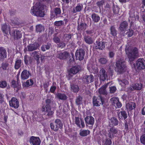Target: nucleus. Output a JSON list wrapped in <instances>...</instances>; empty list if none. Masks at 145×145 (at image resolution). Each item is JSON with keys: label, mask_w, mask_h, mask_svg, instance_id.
Listing matches in <instances>:
<instances>
[{"label": "nucleus", "mask_w": 145, "mask_h": 145, "mask_svg": "<svg viewBox=\"0 0 145 145\" xmlns=\"http://www.w3.org/2000/svg\"><path fill=\"white\" fill-rule=\"evenodd\" d=\"M91 18L93 21L94 23L98 22L100 20L99 16L95 13H93L91 16Z\"/></svg>", "instance_id": "473e14b6"}, {"label": "nucleus", "mask_w": 145, "mask_h": 145, "mask_svg": "<svg viewBox=\"0 0 145 145\" xmlns=\"http://www.w3.org/2000/svg\"><path fill=\"white\" fill-rule=\"evenodd\" d=\"M108 135L110 139L116 136L115 135L118 133V130L116 128L114 127H112L110 128L109 130L108 131Z\"/></svg>", "instance_id": "4468645a"}, {"label": "nucleus", "mask_w": 145, "mask_h": 145, "mask_svg": "<svg viewBox=\"0 0 145 145\" xmlns=\"http://www.w3.org/2000/svg\"><path fill=\"white\" fill-rule=\"evenodd\" d=\"M75 123L79 127H80V119L79 117H75Z\"/></svg>", "instance_id": "5fc2aeb1"}, {"label": "nucleus", "mask_w": 145, "mask_h": 145, "mask_svg": "<svg viewBox=\"0 0 145 145\" xmlns=\"http://www.w3.org/2000/svg\"><path fill=\"white\" fill-rule=\"evenodd\" d=\"M38 45L36 43L30 44L27 46L28 51L31 52L37 50L38 48Z\"/></svg>", "instance_id": "cd10ccee"}, {"label": "nucleus", "mask_w": 145, "mask_h": 145, "mask_svg": "<svg viewBox=\"0 0 145 145\" xmlns=\"http://www.w3.org/2000/svg\"><path fill=\"white\" fill-rule=\"evenodd\" d=\"M120 8L118 6H115L113 7V12L114 14H117L119 12Z\"/></svg>", "instance_id": "09e8293b"}, {"label": "nucleus", "mask_w": 145, "mask_h": 145, "mask_svg": "<svg viewBox=\"0 0 145 145\" xmlns=\"http://www.w3.org/2000/svg\"><path fill=\"white\" fill-rule=\"evenodd\" d=\"M7 54L6 51L4 48L2 47H0V61L6 58L7 56Z\"/></svg>", "instance_id": "b1692460"}, {"label": "nucleus", "mask_w": 145, "mask_h": 145, "mask_svg": "<svg viewBox=\"0 0 145 145\" xmlns=\"http://www.w3.org/2000/svg\"><path fill=\"white\" fill-rule=\"evenodd\" d=\"M69 53L66 51L63 52H61L58 55V57L60 59H65L67 58L69 56Z\"/></svg>", "instance_id": "393cba45"}, {"label": "nucleus", "mask_w": 145, "mask_h": 145, "mask_svg": "<svg viewBox=\"0 0 145 145\" xmlns=\"http://www.w3.org/2000/svg\"><path fill=\"white\" fill-rule=\"evenodd\" d=\"M82 97L80 95L77 97L75 100L76 103L78 106H80L82 104Z\"/></svg>", "instance_id": "a19ab883"}, {"label": "nucleus", "mask_w": 145, "mask_h": 145, "mask_svg": "<svg viewBox=\"0 0 145 145\" xmlns=\"http://www.w3.org/2000/svg\"><path fill=\"white\" fill-rule=\"evenodd\" d=\"M44 30V27L41 24H39L37 25L36 26V30L37 32L40 33Z\"/></svg>", "instance_id": "79ce46f5"}, {"label": "nucleus", "mask_w": 145, "mask_h": 145, "mask_svg": "<svg viewBox=\"0 0 145 145\" xmlns=\"http://www.w3.org/2000/svg\"><path fill=\"white\" fill-rule=\"evenodd\" d=\"M64 24V22L62 20L56 21L54 22V25L57 26H61L63 25Z\"/></svg>", "instance_id": "603ef678"}, {"label": "nucleus", "mask_w": 145, "mask_h": 145, "mask_svg": "<svg viewBox=\"0 0 145 145\" xmlns=\"http://www.w3.org/2000/svg\"><path fill=\"white\" fill-rule=\"evenodd\" d=\"M10 35L14 39H18L22 38V34L21 32L18 30H13Z\"/></svg>", "instance_id": "ddd939ff"}, {"label": "nucleus", "mask_w": 145, "mask_h": 145, "mask_svg": "<svg viewBox=\"0 0 145 145\" xmlns=\"http://www.w3.org/2000/svg\"><path fill=\"white\" fill-rule=\"evenodd\" d=\"M50 127L53 130L55 131H57L58 130V128L57 127H55V125L52 123H51L50 124Z\"/></svg>", "instance_id": "864d4df0"}, {"label": "nucleus", "mask_w": 145, "mask_h": 145, "mask_svg": "<svg viewBox=\"0 0 145 145\" xmlns=\"http://www.w3.org/2000/svg\"><path fill=\"white\" fill-rule=\"evenodd\" d=\"M73 35L71 34H66L65 35V39L68 41L71 39Z\"/></svg>", "instance_id": "6e6d98bb"}, {"label": "nucleus", "mask_w": 145, "mask_h": 145, "mask_svg": "<svg viewBox=\"0 0 145 145\" xmlns=\"http://www.w3.org/2000/svg\"><path fill=\"white\" fill-rule=\"evenodd\" d=\"M107 87V84H106L103 86L99 89V92L100 94H106L107 92L106 89Z\"/></svg>", "instance_id": "2f4dec72"}, {"label": "nucleus", "mask_w": 145, "mask_h": 145, "mask_svg": "<svg viewBox=\"0 0 145 145\" xmlns=\"http://www.w3.org/2000/svg\"><path fill=\"white\" fill-rule=\"evenodd\" d=\"M10 84L11 87L16 92H18L22 88L21 83L16 81L14 79H13L11 80Z\"/></svg>", "instance_id": "9d476101"}, {"label": "nucleus", "mask_w": 145, "mask_h": 145, "mask_svg": "<svg viewBox=\"0 0 145 145\" xmlns=\"http://www.w3.org/2000/svg\"><path fill=\"white\" fill-rule=\"evenodd\" d=\"M56 89V86H52L51 87L50 90V91L51 93H54Z\"/></svg>", "instance_id": "680f3d73"}, {"label": "nucleus", "mask_w": 145, "mask_h": 145, "mask_svg": "<svg viewBox=\"0 0 145 145\" xmlns=\"http://www.w3.org/2000/svg\"><path fill=\"white\" fill-rule=\"evenodd\" d=\"M29 141L30 144L32 145H40L41 143V140L39 137L34 136L30 137Z\"/></svg>", "instance_id": "9b49d317"}, {"label": "nucleus", "mask_w": 145, "mask_h": 145, "mask_svg": "<svg viewBox=\"0 0 145 145\" xmlns=\"http://www.w3.org/2000/svg\"><path fill=\"white\" fill-rule=\"evenodd\" d=\"M49 83L45 82L43 84V88L46 92H47L48 91V88L49 86Z\"/></svg>", "instance_id": "13d9d810"}, {"label": "nucleus", "mask_w": 145, "mask_h": 145, "mask_svg": "<svg viewBox=\"0 0 145 145\" xmlns=\"http://www.w3.org/2000/svg\"><path fill=\"white\" fill-rule=\"evenodd\" d=\"M9 105L10 106L16 109L19 106V102L16 98L13 97L9 101Z\"/></svg>", "instance_id": "f8f14e48"}, {"label": "nucleus", "mask_w": 145, "mask_h": 145, "mask_svg": "<svg viewBox=\"0 0 145 145\" xmlns=\"http://www.w3.org/2000/svg\"><path fill=\"white\" fill-rule=\"evenodd\" d=\"M128 23L126 21H124L120 24V29L122 31H124L127 28Z\"/></svg>", "instance_id": "c756f323"}, {"label": "nucleus", "mask_w": 145, "mask_h": 145, "mask_svg": "<svg viewBox=\"0 0 145 145\" xmlns=\"http://www.w3.org/2000/svg\"><path fill=\"white\" fill-rule=\"evenodd\" d=\"M85 52L82 49L80 48L77 49L75 53L76 59L79 60L80 61L82 60L84 58Z\"/></svg>", "instance_id": "0eeeda50"}, {"label": "nucleus", "mask_w": 145, "mask_h": 145, "mask_svg": "<svg viewBox=\"0 0 145 145\" xmlns=\"http://www.w3.org/2000/svg\"><path fill=\"white\" fill-rule=\"evenodd\" d=\"M141 143L143 144H145V134L142 135L140 138Z\"/></svg>", "instance_id": "3c124183"}, {"label": "nucleus", "mask_w": 145, "mask_h": 145, "mask_svg": "<svg viewBox=\"0 0 145 145\" xmlns=\"http://www.w3.org/2000/svg\"><path fill=\"white\" fill-rule=\"evenodd\" d=\"M108 61L107 59L105 57H101L98 60L99 63L102 65L106 64Z\"/></svg>", "instance_id": "c03bdc74"}, {"label": "nucleus", "mask_w": 145, "mask_h": 145, "mask_svg": "<svg viewBox=\"0 0 145 145\" xmlns=\"http://www.w3.org/2000/svg\"><path fill=\"white\" fill-rule=\"evenodd\" d=\"M131 87L134 90H140L142 89L143 85L140 83H136L132 84Z\"/></svg>", "instance_id": "c85d7f7f"}, {"label": "nucleus", "mask_w": 145, "mask_h": 145, "mask_svg": "<svg viewBox=\"0 0 145 145\" xmlns=\"http://www.w3.org/2000/svg\"><path fill=\"white\" fill-rule=\"evenodd\" d=\"M93 106H99L104 103V98L101 95L98 96H93Z\"/></svg>", "instance_id": "20e7f679"}, {"label": "nucleus", "mask_w": 145, "mask_h": 145, "mask_svg": "<svg viewBox=\"0 0 145 145\" xmlns=\"http://www.w3.org/2000/svg\"><path fill=\"white\" fill-rule=\"evenodd\" d=\"M1 29L5 36L8 35V33L10 34V27L6 24L2 25Z\"/></svg>", "instance_id": "2eb2a0df"}, {"label": "nucleus", "mask_w": 145, "mask_h": 145, "mask_svg": "<svg viewBox=\"0 0 145 145\" xmlns=\"http://www.w3.org/2000/svg\"><path fill=\"white\" fill-rule=\"evenodd\" d=\"M22 64L23 62L22 59L17 58L15 61L14 66V69L18 70L21 67Z\"/></svg>", "instance_id": "a878e982"}, {"label": "nucleus", "mask_w": 145, "mask_h": 145, "mask_svg": "<svg viewBox=\"0 0 145 145\" xmlns=\"http://www.w3.org/2000/svg\"><path fill=\"white\" fill-rule=\"evenodd\" d=\"M71 90L74 93H77L79 90V88L78 86L74 84L71 85Z\"/></svg>", "instance_id": "f704fd0d"}, {"label": "nucleus", "mask_w": 145, "mask_h": 145, "mask_svg": "<svg viewBox=\"0 0 145 145\" xmlns=\"http://www.w3.org/2000/svg\"><path fill=\"white\" fill-rule=\"evenodd\" d=\"M87 27V24L85 23L81 22L80 23L79 22H78L77 29L78 31L80 32L81 31H84L86 29Z\"/></svg>", "instance_id": "6ab92c4d"}, {"label": "nucleus", "mask_w": 145, "mask_h": 145, "mask_svg": "<svg viewBox=\"0 0 145 145\" xmlns=\"http://www.w3.org/2000/svg\"><path fill=\"white\" fill-rule=\"evenodd\" d=\"M84 120L86 126H88V125H91L89 126L90 129L92 128L95 121L94 118L92 116H87L85 118Z\"/></svg>", "instance_id": "6e6552de"}, {"label": "nucleus", "mask_w": 145, "mask_h": 145, "mask_svg": "<svg viewBox=\"0 0 145 145\" xmlns=\"http://www.w3.org/2000/svg\"><path fill=\"white\" fill-rule=\"evenodd\" d=\"M118 117L119 121L124 120V121L126 120L127 117V113L125 111H121L118 113Z\"/></svg>", "instance_id": "a211bd4d"}, {"label": "nucleus", "mask_w": 145, "mask_h": 145, "mask_svg": "<svg viewBox=\"0 0 145 145\" xmlns=\"http://www.w3.org/2000/svg\"><path fill=\"white\" fill-rule=\"evenodd\" d=\"M115 106H114L116 108H120L122 106V105L121 103L119 101H118V102H117L115 104Z\"/></svg>", "instance_id": "69168bd1"}, {"label": "nucleus", "mask_w": 145, "mask_h": 145, "mask_svg": "<svg viewBox=\"0 0 145 145\" xmlns=\"http://www.w3.org/2000/svg\"><path fill=\"white\" fill-rule=\"evenodd\" d=\"M110 33L113 36H116L117 35V31L114 26H111L110 28Z\"/></svg>", "instance_id": "37998d69"}, {"label": "nucleus", "mask_w": 145, "mask_h": 145, "mask_svg": "<svg viewBox=\"0 0 145 145\" xmlns=\"http://www.w3.org/2000/svg\"><path fill=\"white\" fill-rule=\"evenodd\" d=\"M58 44H57V46L59 48H62L65 46V44L62 41H60V42H58Z\"/></svg>", "instance_id": "4d7b16f0"}, {"label": "nucleus", "mask_w": 145, "mask_h": 145, "mask_svg": "<svg viewBox=\"0 0 145 145\" xmlns=\"http://www.w3.org/2000/svg\"><path fill=\"white\" fill-rule=\"evenodd\" d=\"M139 50L136 47H133L128 50V52H126L129 60L130 61H133L138 55Z\"/></svg>", "instance_id": "7ed1b4c3"}, {"label": "nucleus", "mask_w": 145, "mask_h": 145, "mask_svg": "<svg viewBox=\"0 0 145 145\" xmlns=\"http://www.w3.org/2000/svg\"><path fill=\"white\" fill-rule=\"evenodd\" d=\"M100 80L103 81L105 80L107 78V72H106V70L104 68H102L100 71Z\"/></svg>", "instance_id": "f3484780"}, {"label": "nucleus", "mask_w": 145, "mask_h": 145, "mask_svg": "<svg viewBox=\"0 0 145 145\" xmlns=\"http://www.w3.org/2000/svg\"><path fill=\"white\" fill-rule=\"evenodd\" d=\"M46 105H43L41 109V110L43 114L47 115L49 117H51L53 114L54 112L51 110L50 104L51 103V100L50 99H47L46 100Z\"/></svg>", "instance_id": "f03ea898"}, {"label": "nucleus", "mask_w": 145, "mask_h": 145, "mask_svg": "<svg viewBox=\"0 0 145 145\" xmlns=\"http://www.w3.org/2000/svg\"><path fill=\"white\" fill-rule=\"evenodd\" d=\"M34 83L33 80L32 79L28 80L24 82L22 84V87L23 88H29L31 87Z\"/></svg>", "instance_id": "5701e85b"}, {"label": "nucleus", "mask_w": 145, "mask_h": 145, "mask_svg": "<svg viewBox=\"0 0 145 145\" xmlns=\"http://www.w3.org/2000/svg\"><path fill=\"white\" fill-rule=\"evenodd\" d=\"M94 78L92 75H86L85 78V81L86 84H88L94 81Z\"/></svg>", "instance_id": "bb28decb"}, {"label": "nucleus", "mask_w": 145, "mask_h": 145, "mask_svg": "<svg viewBox=\"0 0 145 145\" xmlns=\"http://www.w3.org/2000/svg\"><path fill=\"white\" fill-rule=\"evenodd\" d=\"M104 3L105 1L104 0H101L97 2L96 4L99 7H100L101 6H103Z\"/></svg>", "instance_id": "0e129e2a"}, {"label": "nucleus", "mask_w": 145, "mask_h": 145, "mask_svg": "<svg viewBox=\"0 0 145 145\" xmlns=\"http://www.w3.org/2000/svg\"><path fill=\"white\" fill-rule=\"evenodd\" d=\"M94 44L96 49L103 50L105 48V43L103 42L96 41Z\"/></svg>", "instance_id": "412c9836"}, {"label": "nucleus", "mask_w": 145, "mask_h": 145, "mask_svg": "<svg viewBox=\"0 0 145 145\" xmlns=\"http://www.w3.org/2000/svg\"><path fill=\"white\" fill-rule=\"evenodd\" d=\"M134 31L132 29H129L127 32L125 33L127 37H131L133 34Z\"/></svg>", "instance_id": "8fccbe9b"}, {"label": "nucleus", "mask_w": 145, "mask_h": 145, "mask_svg": "<svg viewBox=\"0 0 145 145\" xmlns=\"http://www.w3.org/2000/svg\"><path fill=\"white\" fill-rule=\"evenodd\" d=\"M116 88L114 86H111L110 87V91L111 93H114L116 92Z\"/></svg>", "instance_id": "bf43d9fd"}, {"label": "nucleus", "mask_w": 145, "mask_h": 145, "mask_svg": "<svg viewBox=\"0 0 145 145\" xmlns=\"http://www.w3.org/2000/svg\"><path fill=\"white\" fill-rule=\"evenodd\" d=\"M111 123L112 125L114 126L118 125L119 121L115 117H112L111 119Z\"/></svg>", "instance_id": "4c0bfd02"}, {"label": "nucleus", "mask_w": 145, "mask_h": 145, "mask_svg": "<svg viewBox=\"0 0 145 145\" xmlns=\"http://www.w3.org/2000/svg\"><path fill=\"white\" fill-rule=\"evenodd\" d=\"M83 8V6L82 4H78L75 8L73 9L72 12L73 13H76L77 12H80L82 10Z\"/></svg>", "instance_id": "7c9ffc66"}, {"label": "nucleus", "mask_w": 145, "mask_h": 145, "mask_svg": "<svg viewBox=\"0 0 145 145\" xmlns=\"http://www.w3.org/2000/svg\"><path fill=\"white\" fill-rule=\"evenodd\" d=\"M55 122L56 123V126L58 127V129L59 128L60 129L62 128L63 124L60 120L58 119L56 120Z\"/></svg>", "instance_id": "ea45409f"}, {"label": "nucleus", "mask_w": 145, "mask_h": 145, "mask_svg": "<svg viewBox=\"0 0 145 145\" xmlns=\"http://www.w3.org/2000/svg\"><path fill=\"white\" fill-rule=\"evenodd\" d=\"M44 46L46 50H49L50 49V47L51 46V44L48 42L47 45H44Z\"/></svg>", "instance_id": "774afa93"}, {"label": "nucleus", "mask_w": 145, "mask_h": 145, "mask_svg": "<svg viewBox=\"0 0 145 145\" xmlns=\"http://www.w3.org/2000/svg\"><path fill=\"white\" fill-rule=\"evenodd\" d=\"M61 11L59 7H56L50 12L51 19H55L60 17L61 15Z\"/></svg>", "instance_id": "423d86ee"}, {"label": "nucleus", "mask_w": 145, "mask_h": 145, "mask_svg": "<svg viewBox=\"0 0 145 145\" xmlns=\"http://www.w3.org/2000/svg\"><path fill=\"white\" fill-rule=\"evenodd\" d=\"M31 76V73L29 71L24 69L21 72V78L22 80H24L28 79Z\"/></svg>", "instance_id": "dca6fc26"}, {"label": "nucleus", "mask_w": 145, "mask_h": 145, "mask_svg": "<svg viewBox=\"0 0 145 145\" xmlns=\"http://www.w3.org/2000/svg\"><path fill=\"white\" fill-rule=\"evenodd\" d=\"M136 65L138 69H145V60L143 58H139L136 61Z\"/></svg>", "instance_id": "1a4fd4ad"}, {"label": "nucleus", "mask_w": 145, "mask_h": 145, "mask_svg": "<svg viewBox=\"0 0 145 145\" xmlns=\"http://www.w3.org/2000/svg\"><path fill=\"white\" fill-rule=\"evenodd\" d=\"M57 97L59 99L63 101L66 100L68 98L67 96L65 94L60 93L57 94Z\"/></svg>", "instance_id": "c9c22d12"}, {"label": "nucleus", "mask_w": 145, "mask_h": 145, "mask_svg": "<svg viewBox=\"0 0 145 145\" xmlns=\"http://www.w3.org/2000/svg\"><path fill=\"white\" fill-rule=\"evenodd\" d=\"M7 86V83L6 81L3 80L0 82V88H5Z\"/></svg>", "instance_id": "a18cd8bd"}, {"label": "nucleus", "mask_w": 145, "mask_h": 145, "mask_svg": "<svg viewBox=\"0 0 145 145\" xmlns=\"http://www.w3.org/2000/svg\"><path fill=\"white\" fill-rule=\"evenodd\" d=\"M119 82H121V83L125 85H127L129 84V82L127 80L123 79L119 80Z\"/></svg>", "instance_id": "e2e57ef3"}, {"label": "nucleus", "mask_w": 145, "mask_h": 145, "mask_svg": "<svg viewBox=\"0 0 145 145\" xmlns=\"http://www.w3.org/2000/svg\"><path fill=\"white\" fill-rule=\"evenodd\" d=\"M119 100V99L118 97L112 98L110 99V101L112 105L114 106H115L116 103L118 102Z\"/></svg>", "instance_id": "49530a36"}, {"label": "nucleus", "mask_w": 145, "mask_h": 145, "mask_svg": "<svg viewBox=\"0 0 145 145\" xmlns=\"http://www.w3.org/2000/svg\"><path fill=\"white\" fill-rule=\"evenodd\" d=\"M136 106V104L134 102H130L128 104L126 105L127 108L130 111L132 110L133 109L135 108Z\"/></svg>", "instance_id": "e433bc0d"}, {"label": "nucleus", "mask_w": 145, "mask_h": 145, "mask_svg": "<svg viewBox=\"0 0 145 145\" xmlns=\"http://www.w3.org/2000/svg\"><path fill=\"white\" fill-rule=\"evenodd\" d=\"M90 131L89 130H81L79 134L81 136L85 137L90 133Z\"/></svg>", "instance_id": "58836bf2"}, {"label": "nucleus", "mask_w": 145, "mask_h": 145, "mask_svg": "<svg viewBox=\"0 0 145 145\" xmlns=\"http://www.w3.org/2000/svg\"><path fill=\"white\" fill-rule=\"evenodd\" d=\"M4 102V95L0 93V104H2Z\"/></svg>", "instance_id": "338daca9"}, {"label": "nucleus", "mask_w": 145, "mask_h": 145, "mask_svg": "<svg viewBox=\"0 0 145 145\" xmlns=\"http://www.w3.org/2000/svg\"><path fill=\"white\" fill-rule=\"evenodd\" d=\"M84 40L87 44H90L93 43L92 38L89 36H85L84 37Z\"/></svg>", "instance_id": "72a5a7b5"}, {"label": "nucleus", "mask_w": 145, "mask_h": 145, "mask_svg": "<svg viewBox=\"0 0 145 145\" xmlns=\"http://www.w3.org/2000/svg\"><path fill=\"white\" fill-rule=\"evenodd\" d=\"M81 67L79 65L75 66L72 67L70 69L69 72L74 74H76L81 70Z\"/></svg>", "instance_id": "4be33fe9"}, {"label": "nucleus", "mask_w": 145, "mask_h": 145, "mask_svg": "<svg viewBox=\"0 0 145 145\" xmlns=\"http://www.w3.org/2000/svg\"><path fill=\"white\" fill-rule=\"evenodd\" d=\"M53 40L54 42L56 44L59 42L60 41L59 38L57 36L54 37Z\"/></svg>", "instance_id": "052dcab7"}, {"label": "nucleus", "mask_w": 145, "mask_h": 145, "mask_svg": "<svg viewBox=\"0 0 145 145\" xmlns=\"http://www.w3.org/2000/svg\"><path fill=\"white\" fill-rule=\"evenodd\" d=\"M106 138L105 141L104 145H111L112 143L111 139Z\"/></svg>", "instance_id": "de8ad7c7"}, {"label": "nucleus", "mask_w": 145, "mask_h": 145, "mask_svg": "<svg viewBox=\"0 0 145 145\" xmlns=\"http://www.w3.org/2000/svg\"><path fill=\"white\" fill-rule=\"evenodd\" d=\"M24 63L26 65L30 66L32 64L33 58L27 55H25L24 56Z\"/></svg>", "instance_id": "aec40b11"}, {"label": "nucleus", "mask_w": 145, "mask_h": 145, "mask_svg": "<svg viewBox=\"0 0 145 145\" xmlns=\"http://www.w3.org/2000/svg\"><path fill=\"white\" fill-rule=\"evenodd\" d=\"M116 69L120 74L122 73L125 71V69L126 67L125 62L118 60L116 62Z\"/></svg>", "instance_id": "39448f33"}, {"label": "nucleus", "mask_w": 145, "mask_h": 145, "mask_svg": "<svg viewBox=\"0 0 145 145\" xmlns=\"http://www.w3.org/2000/svg\"><path fill=\"white\" fill-rule=\"evenodd\" d=\"M44 9L43 5H41L40 3H37L35 6L31 7L30 12L37 16L43 17L45 15L44 12L42 11Z\"/></svg>", "instance_id": "f257e3e1"}]
</instances>
